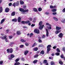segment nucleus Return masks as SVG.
Returning <instances> with one entry per match:
<instances>
[{
    "instance_id": "obj_18",
    "label": "nucleus",
    "mask_w": 65,
    "mask_h": 65,
    "mask_svg": "<svg viewBox=\"0 0 65 65\" xmlns=\"http://www.w3.org/2000/svg\"><path fill=\"white\" fill-rule=\"evenodd\" d=\"M20 64V63L19 62H16L14 63V65H19Z\"/></svg>"
},
{
    "instance_id": "obj_55",
    "label": "nucleus",
    "mask_w": 65,
    "mask_h": 65,
    "mask_svg": "<svg viewBox=\"0 0 65 65\" xmlns=\"http://www.w3.org/2000/svg\"><path fill=\"white\" fill-rule=\"evenodd\" d=\"M62 23H65V20H63L62 21Z\"/></svg>"
},
{
    "instance_id": "obj_28",
    "label": "nucleus",
    "mask_w": 65,
    "mask_h": 65,
    "mask_svg": "<svg viewBox=\"0 0 65 65\" xmlns=\"http://www.w3.org/2000/svg\"><path fill=\"white\" fill-rule=\"evenodd\" d=\"M20 11H21L22 12L23 11L24 12V9L22 8H20Z\"/></svg>"
},
{
    "instance_id": "obj_44",
    "label": "nucleus",
    "mask_w": 65,
    "mask_h": 65,
    "mask_svg": "<svg viewBox=\"0 0 65 65\" xmlns=\"http://www.w3.org/2000/svg\"><path fill=\"white\" fill-rule=\"evenodd\" d=\"M15 43L13 42H11V43L10 44V45H11V44H14Z\"/></svg>"
},
{
    "instance_id": "obj_38",
    "label": "nucleus",
    "mask_w": 65,
    "mask_h": 65,
    "mask_svg": "<svg viewBox=\"0 0 65 65\" xmlns=\"http://www.w3.org/2000/svg\"><path fill=\"white\" fill-rule=\"evenodd\" d=\"M56 51L57 52H60V50L59 48H57L56 50Z\"/></svg>"
},
{
    "instance_id": "obj_8",
    "label": "nucleus",
    "mask_w": 65,
    "mask_h": 65,
    "mask_svg": "<svg viewBox=\"0 0 65 65\" xmlns=\"http://www.w3.org/2000/svg\"><path fill=\"white\" fill-rule=\"evenodd\" d=\"M44 63H45L46 65H48V63H47V61L46 60H45L44 61Z\"/></svg>"
},
{
    "instance_id": "obj_54",
    "label": "nucleus",
    "mask_w": 65,
    "mask_h": 65,
    "mask_svg": "<svg viewBox=\"0 0 65 65\" xmlns=\"http://www.w3.org/2000/svg\"><path fill=\"white\" fill-rule=\"evenodd\" d=\"M62 12H65V8H64V9H63V10H62Z\"/></svg>"
},
{
    "instance_id": "obj_59",
    "label": "nucleus",
    "mask_w": 65,
    "mask_h": 65,
    "mask_svg": "<svg viewBox=\"0 0 65 65\" xmlns=\"http://www.w3.org/2000/svg\"><path fill=\"white\" fill-rule=\"evenodd\" d=\"M29 20H30V21H32V20H33V19H32L31 18H29Z\"/></svg>"
},
{
    "instance_id": "obj_3",
    "label": "nucleus",
    "mask_w": 65,
    "mask_h": 65,
    "mask_svg": "<svg viewBox=\"0 0 65 65\" xmlns=\"http://www.w3.org/2000/svg\"><path fill=\"white\" fill-rule=\"evenodd\" d=\"M7 37V36H4L3 37L2 36H1L0 37V38H2V39H5V41L6 42H8V40H7V39L6 38Z\"/></svg>"
},
{
    "instance_id": "obj_53",
    "label": "nucleus",
    "mask_w": 65,
    "mask_h": 65,
    "mask_svg": "<svg viewBox=\"0 0 65 65\" xmlns=\"http://www.w3.org/2000/svg\"><path fill=\"white\" fill-rule=\"evenodd\" d=\"M33 35V34L32 33H31L30 34V37H31L32 36V35Z\"/></svg>"
},
{
    "instance_id": "obj_63",
    "label": "nucleus",
    "mask_w": 65,
    "mask_h": 65,
    "mask_svg": "<svg viewBox=\"0 0 65 65\" xmlns=\"http://www.w3.org/2000/svg\"><path fill=\"white\" fill-rule=\"evenodd\" d=\"M35 21H36V20L35 19L33 21V22H34V23L35 22Z\"/></svg>"
},
{
    "instance_id": "obj_52",
    "label": "nucleus",
    "mask_w": 65,
    "mask_h": 65,
    "mask_svg": "<svg viewBox=\"0 0 65 65\" xmlns=\"http://www.w3.org/2000/svg\"><path fill=\"white\" fill-rule=\"evenodd\" d=\"M60 57L61 58H64V56H63V55L62 54L60 56Z\"/></svg>"
},
{
    "instance_id": "obj_58",
    "label": "nucleus",
    "mask_w": 65,
    "mask_h": 65,
    "mask_svg": "<svg viewBox=\"0 0 65 65\" xmlns=\"http://www.w3.org/2000/svg\"><path fill=\"white\" fill-rule=\"evenodd\" d=\"M44 37H45V35H43L42 37V38H44Z\"/></svg>"
},
{
    "instance_id": "obj_43",
    "label": "nucleus",
    "mask_w": 65,
    "mask_h": 65,
    "mask_svg": "<svg viewBox=\"0 0 65 65\" xmlns=\"http://www.w3.org/2000/svg\"><path fill=\"white\" fill-rule=\"evenodd\" d=\"M19 61V59L18 58L17 59L15 60V62H18Z\"/></svg>"
},
{
    "instance_id": "obj_16",
    "label": "nucleus",
    "mask_w": 65,
    "mask_h": 65,
    "mask_svg": "<svg viewBox=\"0 0 65 65\" xmlns=\"http://www.w3.org/2000/svg\"><path fill=\"white\" fill-rule=\"evenodd\" d=\"M21 18H20V17H19L18 18V22L20 23L21 22Z\"/></svg>"
},
{
    "instance_id": "obj_45",
    "label": "nucleus",
    "mask_w": 65,
    "mask_h": 65,
    "mask_svg": "<svg viewBox=\"0 0 65 65\" xmlns=\"http://www.w3.org/2000/svg\"><path fill=\"white\" fill-rule=\"evenodd\" d=\"M24 47V45H22L20 46V48H22V47Z\"/></svg>"
},
{
    "instance_id": "obj_6",
    "label": "nucleus",
    "mask_w": 65,
    "mask_h": 65,
    "mask_svg": "<svg viewBox=\"0 0 65 65\" xmlns=\"http://www.w3.org/2000/svg\"><path fill=\"white\" fill-rule=\"evenodd\" d=\"M9 11V9L8 8H6L5 9V12H8Z\"/></svg>"
},
{
    "instance_id": "obj_4",
    "label": "nucleus",
    "mask_w": 65,
    "mask_h": 65,
    "mask_svg": "<svg viewBox=\"0 0 65 65\" xmlns=\"http://www.w3.org/2000/svg\"><path fill=\"white\" fill-rule=\"evenodd\" d=\"M7 53H12L13 52V49L12 48H10V49H8L7 50Z\"/></svg>"
},
{
    "instance_id": "obj_61",
    "label": "nucleus",
    "mask_w": 65,
    "mask_h": 65,
    "mask_svg": "<svg viewBox=\"0 0 65 65\" xmlns=\"http://www.w3.org/2000/svg\"><path fill=\"white\" fill-rule=\"evenodd\" d=\"M57 47V46H54L53 47V48L54 49H55V48H56Z\"/></svg>"
},
{
    "instance_id": "obj_40",
    "label": "nucleus",
    "mask_w": 65,
    "mask_h": 65,
    "mask_svg": "<svg viewBox=\"0 0 65 65\" xmlns=\"http://www.w3.org/2000/svg\"><path fill=\"white\" fill-rule=\"evenodd\" d=\"M56 10H57L56 9H55L52 10V11L53 12H55L56 11Z\"/></svg>"
},
{
    "instance_id": "obj_49",
    "label": "nucleus",
    "mask_w": 65,
    "mask_h": 65,
    "mask_svg": "<svg viewBox=\"0 0 65 65\" xmlns=\"http://www.w3.org/2000/svg\"><path fill=\"white\" fill-rule=\"evenodd\" d=\"M9 39H11V38H12V36H9Z\"/></svg>"
},
{
    "instance_id": "obj_37",
    "label": "nucleus",
    "mask_w": 65,
    "mask_h": 65,
    "mask_svg": "<svg viewBox=\"0 0 65 65\" xmlns=\"http://www.w3.org/2000/svg\"><path fill=\"white\" fill-rule=\"evenodd\" d=\"M59 64H60L61 65H62L63 64V62H62V61H59Z\"/></svg>"
},
{
    "instance_id": "obj_62",
    "label": "nucleus",
    "mask_w": 65,
    "mask_h": 65,
    "mask_svg": "<svg viewBox=\"0 0 65 65\" xmlns=\"http://www.w3.org/2000/svg\"><path fill=\"white\" fill-rule=\"evenodd\" d=\"M48 12H46L45 13V14H48Z\"/></svg>"
},
{
    "instance_id": "obj_5",
    "label": "nucleus",
    "mask_w": 65,
    "mask_h": 65,
    "mask_svg": "<svg viewBox=\"0 0 65 65\" xmlns=\"http://www.w3.org/2000/svg\"><path fill=\"white\" fill-rule=\"evenodd\" d=\"M34 32L35 33H36L37 34H39V30L37 29H35L34 30Z\"/></svg>"
},
{
    "instance_id": "obj_32",
    "label": "nucleus",
    "mask_w": 65,
    "mask_h": 65,
    "mask_svg": "<svg viewBox=\"0 0 65 65\" xmlns=\"http://www.w3.org/2000/svg\"><path fill=\"white\" fill-rule=\"evenodd\" d=\"M10 56L11 58H14V55L12 54H11Z\"/></svg>"
},
{
    "instance_id": "obj_21",
    "label": "nucleus",
    "mask_w": 65,
    "mask_h": 65,
    "mask_svg": "<svg viewBox=\"0 0 65 65\" xmlns=\"http://www.w3.org/2000/svg\"><path fill=\"white\" fill-rule=\"evenodd\" d=\"M3 10V8L2 7H0V13H1V12Z\"/></svg>"
},
{
    "instance_id": "obj_29",
    "label": "nucleus",
    "mask_w": 65,
    "mask_h": 65,
    "mask_svg": "<svg viewBox=\"0 0 65 65\" xmlns=\"http://www.w3.org/2000/svg\"><path fill=\"white\" fill-rule=\"evenodd\" d=\"M17 33L18 35H19V34H21V33L20 32V31H18L17 32Z\"/></svg>"
},
{
    "instance_id": "obj_14",
    "label": "nucleus",
    "mask_w": 65,
    "mask_h": 65,
    "mask_svg": "<svg viewBox=\"0 0 65 65\" xmlns=\"http://www.w3.org/2000/svg\"><path fill=\"white\" fill-rule=\"evenodd\" d=\"M47 54H48V52H50V51H51V48H47Z\"/></svg>"
},
{
    "instance_id": "obj_9",
    "label": "nucleus",
    "mask_w": 65,
    "mask_h": 65,
    "mask_svg": "<svg viewBox=\"0 0 65 65\" xmlns=\"http://www.w3.org/2000/svg\"><path fill=\"white\" fill-rule=\"evenodd\" d=\"M46 36L47 37L48 36V30L47 29H46Z\"/></svg>"
},
{
    "instance_id": "obj_60",
    "label": "nucleus",
    "mask_w": 65,
    "mask_h": 65,
    "mask_svg": "<svg viewBox=\"0 0 65 65\" xmlns=\"http://www.w3.org/2000/svg\"><path fill=\"white\" fill-rule=\"evenodd\" d=\"M39 42H42V41H41L40 40H39Z\"/></svg>"
},
{
    "instance_id": "obj_1",
    "label": "nucleus",
    "mask_w": 65,
    "mask_h": 65,
    "mask_svg": "<svg viewBox=\"0 0 65 65\" xmlns=\"http://www.w3.org/2000/svg\"><path fill=\"white\" fill-rule=\"evenodd\" d=\"M42 21H41L39 23V29L40 30H42L43 29V27L44 26V25H42Z\"/></svg>"
},
{
    "instance_id": "obj_25",
    "label": "nucleus",
    "mask_w": 65,
    "mask_h": 65,
    "mask_svg": "<svg viewBox=\"0 0 65 65\" xmlns=\"http://www.w3.org/2000/svg\"><path fill=\"white\" fill-rule=\"evenodd\" d=\"M60 32V31L59 30H56L55 31V33L56 34H58L59 32Z\"/></svg>"
},
{
    "instance_id": "obj_11",
    "label": "nucleus",
    "mask_w": 65,
    "mask_h": 65,
    "mask_svg": "<svg viewBox=\"0 0 65 65\" xmlns=\"http://www.w3.org/2000/svg\"><path fill=\"white\" fill-rule=\"evenodd\" d=\"M58 36L59 37L61 38V37H62L63 36V34L62 33H60V34L58 35Z\"/></svg>"
},
{
    "instance_id": "obj_36",
    "label": "nucleus",
    "mask_w": 65,
    "mask_h": 65,
    "mask_svg": "<svg viewBox=\"0 0 65 65\" xmlns=\"http://www.w3.org/2000/svg\"><path fill=\"white\" fill-rule=\"evenodd\" d=\"M55 54L56 56H59L60 55V53L58 52L56 53Z\"/></svg>"
},
{
    "instance_id": "obj_12",
    "label": "nucleus",
    "mask_w": 65,
    "mask_h": 65,
    "mask_svg": "<svg viewBox=\"0 0 65 65\" xmlns=\"http://www.w3.org/2000/svg\"><path fill=\"white\" fill-rule=\"evenodd\" d=\"M4 21H5V19H3L1 21V24H3L4 22Z\"/></svg>"
},
{
    "instance_id": "obj_33",
    "label": "nucleus",
    "mask_w": 65,
    "mask_h": 65,
    "mask_svg": "<svg viewBox=\"0 0 65 65\" xmlns=\"http://www.w3.org/2000/svg\"><path fill=\"white\" fill-rule=\"evenodd\" d=\"M54 62L53 61H51V64L52 65H54Z\"/></svg>"
},
{
    "instance_id": "obj_35",
    "label": "nucleus",
    "mask_w": 65,
    "mask_h": 65,
    "mask_svg": "<svg viewBox=\"0 0 65 65\" xmlns=\"http://www.w3.org/2000/svg\"><path fill=\"white\" fill-rule=\"evenodd\" d=\"M29 11V10L28 9H27V10H24V11H23V12H28Z\"/></svg>"
},
{
    "instance_id": "obj_34",
    "label": "nucleus",
    "mask_w": 65,
    "mask_h": 65,
    "mask_svg": "<svg viewBox=\"0 0 65 65\" xmlns=\"http://www.w3.org/2000/svg\"><path fill=\"white\" fill-rule=\"evenodd\" d=\"M51 45H49L47 46V48H50V47H51Z\"/></svg>"
},
{
    "instance_id": "obj_50",
    "label": "nucleus",
    "mask_w": 65,
    "mask_h": 65,
    "mask_svg": "<svg viewBox=\"0 0 65 65\" xmlns=\"http://www.w3.org/2000/svg\"><path fill=\"white\" fill-rule=\"evenodd\" d=\"M13 5L14 6V7H15V3H14L13 4Z\"/></svg>"
},
{
    "instance_id": "obj_10",
    "label": "nucleus",
    "mask_w": 65,
    "mask_h": 65,
    "mask_svg": "<svg viewBox=\"0 0 65 65\" xmlns=\"http://www.w3.org/2000/svg\"><path fill=\"white\" fill-rule=\"evenodd\" d=\"M33 10L35 12H37L38 11V10H37L36 8H34L33 9Z\"/></svg>"
},
{
    "instance_id": "obj_51",
    "label": "nucleus",
    "mask_w": 65,
    "mask_h": 65,
    "mask_svg": "<svg viewBox=\"0 0 65 65\" xmlns=\"http://www.w3.org/2000/svg\"><path fill=\"white\" fill-rule=\"evenodd\" d=\"M11 5H12V3H9V6H11Z\"/></svg>"
},
{
    "instance_id": "obj_17",
    "label": "nucleus",
    "mask_w": 65,
    "mask_h": 65,
    "mask_svg": "<svg viewBox=\"0 0 65 65\" xmlns=\"http://www.w3.org/2000/svg\"><path fill=\"white\" fill-rule=\"evenodd\" d=\"M20 4H21V5H23V4H24V2L23 1H20Z\"/></svg>"
},
{
    "instance_id": "obj_27",
    "label": "nucleus",
    "mask_w": 65,
    "mask_h": 65,
    "mask_svg": "<svg viewBox=\"0 0 65 65\" xmlns=\"http://www.w3.org/2000/svg\"><path fill=\"white\" fill-rule=\"evenodd\" d=\"M21 42H26V41L24 40L23 39H21Z\"/></svg>"
},
{
    "instance_id": "obj_30",
    "label": "nucleus",
    "mask_w": 65,
    "mask_h": 65,
    "mask_svg": "<svg viewBox=\"0 0 65 65\" xmlns=\"http://www.w3.org/2000/svg\"><path fill=\"white\" fill-rule=\"evenodd\" d=\"M42 10V8H39L38 9V11H41Z\"/></svg>"
},
{
    "instance_id": "obj_57",
    "label": "nucleus",
    "mask_w": 65,
    "mask_h": 65,
    "mask_svg": "<svg viewBox=\"0 0 65 65\" xmlns=\"http://www.w3.org/2000/svg\"><path fill=\"white\" fill-rule=\"evenodd\" d=\"M31 27H34V26H35V24H32L31 25Z\"/></svg>"
},
{
    "instance_id": "obj_22",
    "label": "nucleus",
    "mask_w": 65,
    "mask_h": 65,
    "mask_svg": "<svg viewBox=\"0 0 65 65\" xmlns=\"http://www.w3.org/2000/svg\"><path fill=\"white\" fill-rule=\"evenodd\" d=\"M12 22H17V19H13L12 20Z\"/></svg>"
},
{
    "instance_id": "obj_31",
    "label": "nucleus",
    "mask_w": 65,
    "mask_h": 65,
    "mask_svg": "<svg viewBox=\"0 0 65 65\" xmlns=\"http://www.w3.org/2000/svg\"><path fill=\"white\" fill-rule=\"evenodd\" d=\"M33 50L35 51H37L38 50V48L37 47H36L35 48H34Z\"/></svg>"
},
{
    "instance_id": "obj_24",
    "label": "nucleus",
    "mask_w": 65,
    "mask_h": 65,
    "mask_svg": "<svg viewBox=\"0 0 65 65\" xmlns=\"http://www.w3.org/2000/svg\"><path fill=\"white\" fill-rule=\"evenodd\" d=\"M40 54H42V55H43L44 54V52L43 51H42L41 52Z\"/></svg>"
},
{
    "instance_id": "obj_20",
    "label": "nucleus",
    "mask_w": 65,
    "mask_h": 65,
    "mask_svg": "<svg viewBox=\"0 0 65 65\" xmlns=\"http://www.w3.org/2000/svg\"><path fill=\"white\" fill-rule=\"evenodd\" d=\"M53 19L55 21H58V19L55 17H54Z\"/></svg>"
},
{
    "instance_id": "obj_42",
    "label": "nucleus",
    "mask_w": 65,
    "mask_h": 65,
    "mask_svg": "<svg viewBox=\"0 0 65 65\" xmlns=\"http://www.w3.org/2000/svg\"><path fill=\"white\" fill-rule=\"evenodd\" d=\"M25 24H28L29 23V21L28 20L27 21H25Z\"/></svg>"
},
{
    "instance_id": "obj_19",
    "label": "nucleus",
    "mask_w": 65,
    "mask_h": 65,
    "mask_svg": "<svg viewBox=\"0 0 65 65\" xmlns=\"http://www.w3.org/2000/svg\"><path fill=\"white\" fill-rule=\"evenodd\" d=\"M38 62V60H34L33 61V63L34 64H35V63H36L37 62Z\"/></svg>"
},
{
    "instance_id": "obj_39",
    "label": "nucleus",
    "mask_w": 65,
    "mask_h": 65,
    "mask_svg": "<svg viewBox=\"0 0 65 65\" xmlns=\"http://www.w3.org/2000/svg\"><path fill=\"white\" fill-rule=\"evenodd\" d=\"M3 61H0V64L2 65L3 64Z\"/></svg>"
},
{
    "instance_id": "obj_7",
    "label": "nucleus",
    "mask_w": 65,
    "mask_h": 65,
    "mask_svg": "<svg viewBox=\"0 0 65 65\" xmlns=\"http://www.w3.org/2000/svg\"><path fill=\"white\" fill-rule=\"evenodd\" d=\"M29 52V51L28 50H26L25 51H24V54L25 55H27V54L28 53V52Z\"/></svg>"
},
{
    "instance_id": "obj_41",
    "label": "nucleus",
    "mask_w": 65,
    "mask_h": 65,
    "mask_svg": "<svg viewBox=\"0 0 65 65\" xmlns=\"http://www.w3.org/2000/svg\"><path fill=\"white\" fill-rule=\"evenodd\" d=\"M25 44L26 46H28L29 45V43H26Z\"/></svg>"
},
{
    "instance_id": "obj_56",
    "label": "nucleus",
    "mask_w": 65,
    "mask_h": 65,
    "mask_svg": "<svg viewBox=\"0 0 65 65\" xmlns=\"http://www.w3.org/2000/svg\"><path fill=\"white\" fill-rule=\"evenodd\" d=\"M50 8H53V6L52 5H51L50 6Z\"/></svg>"
},
{
    "instance_id": "obj_64",
    "label": "nucleus",
    "mask_w": 65,
    "mask_h": 65,
    "mask_svg": "<svg viewBox=\"0 0 65 65\" xmlns=\"http://www.w3.org/2000/svg\"><path fill=\"white\" fill-rule=\"evenodd\" d=\"M63 50L65 51V47H64L63 48Z\"/></svg>"
},
{
    "instance_id": "obj_26",
    "label": "nucleus",
    "mask_w": 65,
    "mask_h": 65,
    "mask_svg": "<svg viewBox=\"0 0 65 65\" xmlns=\"http://www.w3.org/2000/svg\"><path fill=\"white\" fill-rule=\"evenodd\" d=\"M16 5L17 6H18L19 5V1H17L16 2Z\"/></svg>"
},
{
    "instance_id": "obj_2",
    "label": "nucleus",
    "mask_w": 65,
    "mask_h": 65,
    "mask_svg": "<svg viewBox=\"0 0 65 65\" xmlns=\"http://www.w3.org/2000/svg\"><path fill=\"white\" fill-rule=\"evenodd\" d=\"M46 25H47V28L48 30H51L52 29V26L50 24L48 23H46Z\"/></svg>"
},
{
    "instance_id": "obj_23",
    "label": "nucleus",
    "mask_w": 65,
    "mask_h": 65,
    "mask_svg": "<svg viewBox=\"0 0 65 65\" xmlns=\"http://www.w3.org/2000/svg\"><path fill=\"white\" fill-rule=\"evenodd\" d=\"M37 45V44H36V43H35L34 44H33L32 46V47H34V46H35L36 45Z\"/></svg>"
},
{
    "instance_id": "obj_47",
    "label": "nucleus",
    "mask_w": 65,
    "mask_h": 65,
    "mask_svg": "<svg viewBox=\"0 0 65 65\" xmlns=\"http://www.w3.org/2000/svg\"><path fill=\"white\" fill-rule=\"evenodd\" d=\"M38 57V55H36L34 56V57L35 58H36V57Z\"/></svg>"
},
{
    "instance_id": "obj_48",
    "label": "nucleus",
    "mask_w": 65,
    "mask_h": 65,
    "mask_svg": "<svg viewBox=\"0 0 65 65\" xmlns=\"http://www.w3.org/2000/svg\"><path fill=\"white\" fill-rule=\"evenodd\" d=\"M21 23L24 24H26V22L25 21H22L21 22Z\"/></svg>"
},
{
    "instance_id": "obj_15",
    "label": "nucleus",
    "mask_w": 65,
    "mask_h": 65,
    "mask_svg": "<svg viewBox=\"0 0 65 65\" xmlns=\"http://www.w3.org/2000/svg\"><path fill=\"white\" fill-rule=\"evenodd\" d=\"M15 12H12L11 14V15L12 16H14V15H15Z\"/></svg>"
},
{
    "instance_id": "obj_46",
    "label": "nucleus",
    "mask_w": 65,
    "mask_h": 65,
    "mask_svg": "<svg viewBox=\"0 0 65 65\" xmlns=\"http://www.w3.org/2000/svg\"><path fill=\"white\" fill-rule=\"evenodd\" d=\"M57 14V12H54L52 14L53 15H56Z\"/></svg>"
},
{
    "instance_id": "obj_13",
    "label": "nucleus",
    "mask_w": 65,
    "mask_h": 65,
    "mask_svg": "<svg viewBox=\"0 0 65 65\" xmlns=\"http://www.w3.org/2000/svg\"><path fill=\"white\" fill-rule=\"evenodd\" d=\"M61 29V28L60 27H59L58 26H57L56 27V29L57 30H60Z\"/></svg>"
}]
</instances>
